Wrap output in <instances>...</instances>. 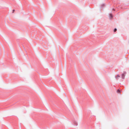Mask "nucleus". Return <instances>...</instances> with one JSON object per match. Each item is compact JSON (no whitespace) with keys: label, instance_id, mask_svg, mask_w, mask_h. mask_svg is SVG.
Segmentation results:
<instances>
[{"label":"nucleus","instance_id":"obj_1","mask_svg":"<svg viewBox=\"0 0 129 129\" xmlns=\"http://www.w3.org/2000/svg\"><path fill=\"white\" fill-rule=\"evenodd\" d=\"M119 77H120V76H119V75H117V76L116 77V78L117 79H118V78Z\"/></svg>","mask_w":129,"mask_h":129},{"label":"nucleus","instance_id":"obj_2","mask_svg":"<svg viewBox=\"0 0 129 129\" xmlns=\"http://www.w3.org/2000/svg\"><path fill=\"white\" fill-rule=\"evenodd\" d=\"M124 74H122V78H123V79H124V77H123V76H124Z\"/></svg>","mask_w":129,"mask_h":129},{"label":"nucleus","instance_id":"obj_3","mask_svg":"<svg viewBox=\"0 0 129 129\" xmlns=\"http://www.w3.org/2000/svg\"><path fill=\"white\" fill-rule=\"evenodd\" d=\"M117 30V29L116 28H115L114 29V32H115Z\"/></svg>","mask_w":129,"mask_h":129},{"label":"nucleus","instance_id":"obj_4","mask_svg":"<svg viewBox=\"0 0 129 129\" xmlns=\"http://www.w3.org/2000/svg\"><path fill=\"white\" fill-rule=\"evenodd\" d=\"M117 92H120V90H119L118 89V90H117Z\"/></svg>","mask_w":129,"mask_h":129},{"label":"nucleus","instance_id":"obj_5","mask_svg":"<svg viewBox=\"0 0 129 129\" xmlns=\"http://www.w3.org/2000/svg\"><path fill=\"white\" fill-rule=\"evenodd\" d=\"M15 11V10H13L12 13H14Z\"/></svg>","mask_w":129,"mask_h":129},{"label":"nucleus","instance_id":"obj_6","mask_svg":"<svg viewBox=\"0 0 129 129\" xmlns=\"http://www.w3.org/2000/svg\"><path fill=\"white\" fill-rule=\"evenodd\" d=\"M110 16H111V17H112V15L111 14H110Z\"/></svg>","mask_w":129,"mask_h":129}]
</instances>
